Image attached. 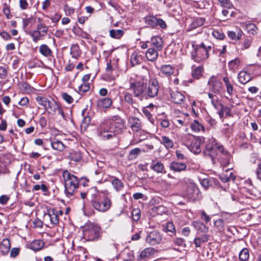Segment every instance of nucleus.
<instances>
[{
    "instance_id": "obj_43",
    "label": "nucleus",
    "mask_w": 261,
    "mask_h": 261,
    "mask_svg": "<svg viewBox=\"0 0 261 261\" xmlns=\"http://www.w3.org/2000/svg\"><path fill=\"white\" fill-rule=\"evenodd\" d=\"M195 138L194 136L186 134L182 136L181 142L188 147Z\"/></svg>"
},
{
    "instance_id": "obj_10",
    "label": "nucleus",
    "mask_w": 261,
    "mask_h": 261,
    "mask_svg": "<svg viewBox=\"0 0 261 261\" xmlns=\"http://www.w3.org/2000/svg\"><path fill=\"white\" fill-rule=\"evenodd\" d=\"M208 95L211 100L212 104L216 109L219 110L218 113L220 117L222 118L224 116V112L227 110V107H224L218 102V97L217 95H214L212 93H208Z\"/></svg>"
},
{
    "instance_id": "obj_30",
    "label": "nucleus",
    "mask_w": 261,
    "mask_h": 261,
    "mask_svg": "<svg viewBox=\"0 0 261 261\" xmlns=\"http://www.w3.org/2000/svg\"><path fill=\"white\" fill-rule=\"evenodd\" d=\"M205 22V19L202 17H197L193 19L190 24V29H195L203 25Z\"/></svg>"
},
{
    "instance_id": "obj_31",
    "label": "nucleus",
    "mask_w": 261,
    "mask_h": 261,
    "mask_svg": "<svg viewBox=\"0 0 261 261\" xmlns=\"http://www.w3.org/2000/svg\"><path fill=\"white\" fill-rule=\"evenodd\" d=\"M158 53L154 48H149L146 51V57L149 61L152 62L155 61L158 58Z\"/></svg>"
},
{
    "instance_id": "obj_35",
    "label": "nucleus",
    "mask_w": 261,
    "mask_h": 261,
    "mask_svg": "<svg viewBox=\"0 0 261 261\" xmlns=\"http://www.w3.org/2000/svg\"><path fill=\"white\" fill-rule=\"evenodd\" d=\"M161 142L165 147L167 149H171L173 147L174 143L173 141L170 139L167 136H163L162 137V140H161Z\"/></svg>"
},
{
    "instance_id": "obj_6",
    "label": "nucleus",
    "mask_w": 261,
    "mask_h": 261,
    "mask_svg": "<svg viewBox=\"0 0 261 261\" xmlns=\"http://www.w3.org/2000/svg\"><path fill=\"white\" fill-rule=\"evenodd\" d=\"M91 203L95 210L101 212H105L109 210L112 204L111 200L109 198L105 197L101 199L100 195L95 196Z\"/></svg>"
},
{
    "instance_id": "obj_22",
    "label": "nucleus",
    "mask_w": 261,
    "mask_h": 261,
    "mask_svg": "<svg viewBox=\"0 0 261 261\" xmlns=\"http://www.w3.org/2000/svg\"><path fill=\"white\" fill-rule=\"evenodd\" d=\"M155 252L156 250L153 248H146L141 251L138 257V259H142L149 257V256L153 255Z\"/></svg>"
},
{
    "instance_id": "obj_37",
    "label": "nucleus",
    "mask_w": 261,
    "mask_h": 261,
    "mask_svg": "<svg viewBox=\"0 0 261 261\" xmlns=\"http://www.w3.org/2000/svg\"><path fill=\"white\" fill-rule=\"evenodd\" d=\"M39 53L45 57L50 56L52 54V50L46 44H42L39 48Z\"/></svg>"
},
{
    "instance_id": "obj_54",
    "label": "nucleus",
    "mask_w": 261,
    "mask_h": 261,
    "mask_svg": "<svg viewBox=\"0 0 261 261\" xmlns=\"http://www.w3.org/2000/svg\"><path fill=\"white\" fill-rule=\"evenodd\" d=\"M252 43V39L250 38H246L241 44V49H246L249 48Z\"/></svg>"
},
{
    "instance_id": "obj_46",
    "label": "nucleus",
    "mask_w": 261,
    "mask_h": 261,
    "mask_svg": "<svg viewBox=\"0 0 261 261\" xmlns=\"http://www.w3.org/2000/svg\"><path fill=\"white\" fill-rule=\"evenodd\" d=\"M203 70V68L201 66L195 67L192 72L193 76L196 79H199L202 75Z\"/></svg>"
},
{
    "instance_id": "obj_41",
    "label": "nucleus",
    "mask_w": 261,
    "mask_h": 261,
    "mask_svg": "<svg viewBox=\"0 0 261 261\" xmlns=\"http://www.w3.org/2000/svg\"><path fill=\"white\" fill-rule=\"evenodd\" d=\"M240 60L238 58L230 61L228 63V67L230 70L234 72L238 69L240 65Z\"/></svg>"
},
{
    "instance_id": "obj_29",
    "label": "nucleus",
    "mask_w": 261,
    "mask_h": 261,
    "mask_svg": "<svg viewBox=\"0 0 261 261\" xmlns=\"http://www.w3.org/2000/svg\"><path fill=\"white\" fill-rule=\"evenodd\" d=\"M114 189L117 192L121 191L124 188L123 183L118 178L114 177L111 181Z\"/></svg>"
},
{
    "instance_id": "obj_24",
    "label": "nucleus",
    "mask_w": 261,
    "mask_h": 261,
    "mask_svg": "<svg viewBox=\"0 0 261 261\" xmlns=\"http://www.w3.org/2000/svg\"><path fill=\"white\" fill-rule=\"evenodd\" d=\"M220 179L222 182H226L229 180L234 181L236 177L232 172L227 170L220 175Z\"/></svg>"
},
{
    "instance_id": "obj_21",
    "label": "nucleus",
    "mask_w": 261,
    "mask_h": 261,
    "mask_svg": "<svg viewBox=\"0 0 261 261\" xmlns=\"http://www.w3.org/2000/svg\"><path fill=\"white\" fill-rule=\"evenodd\" d=\"M174 72V68L170 65H163L160 68V72L163 75L168 77Z\"/></svg>"
},
{
    "instance_id": "obj_42",
    "label": "nucleus",
    "mask_w": 261,
    "mask_h": 261,
    "mask_svg": "<svg viewBox=\"0 0 261 261\" xmlns=\"http://www.w3.org/2000/svg\"><path fill=\"white\" fill-rule=\"evenodd\" d=\"M242 34L241 30H239L237 33L233 31H229L227 33L228 37L232 40H240L242 37Z\"/></svg>"
},
{
    "instance_id": "obj_17",
    "label": "nucleus",
    "mask_w": 261,
    "mask_h": 261,
    "mask_svg": "<svg viewBox=\"0 0 261 261\" xmlns=\"http://www.w3.org/2000/svg\"><path fill=\"white\" fill-rule=\"evenodd\" d=\"M238 79L241 84L244 85L251 80V76L247 72L241 71L238 73Z\"/></svg>"
},
{
    "instance_id": "obj_13",
    "label": "nucleus",
    "mask_w": 261,
    "mask_h": 261,
    "mask_svg": "<svg viewBox=\"0 0 261 261\" xmlns=\"http://www.w3.org/2000/svg\"><path fill=\"white\" fill-rule=\"evenodd\" d=\"M162 240L160 234L155 231L150 232L146 238V242L151 245L159 244Z\"/></svg>"
},
{
    "instance_id": "obj_32",
    "label": "nucleus",
    "mask_w": 261,
    "mask_h": 261,
    "mask_svg": "<svg viewBox=\"0 0 261 261\" xmlns=\"http://www.w3.org/2000/svg\"><path fill=\"white\" fill-rule=\"evenodd\" d=\"M219 181L214 178H204L201 181V184L204 188L207 189L209 187L212 186L214 184L218 185Z\"/></svg>"
},
{
    "instance_id": "obj_49",
    "label": "nucleus",
    "mask_w": 261,
    "mask_h": 261,
    "mask_svg": "<svg viewBox=\"0 0 261 261\" xmlns=\"http://www.w3.org/2000/svg\"><path fill=\"white\" fill-rule=\"evenodd\" d=\"M71 54L72 57L76 58L80 55V51L79 50V46L77 45H73L71 47Z\"/></svg>"
},
{
    "instance_id": "obj_2",
    "label": "nucleus",
    "mask_w": 261,
    "mask_h": 261,
    "mask_svg": "<svg viewBox=\"0 0 261 261\" xmlns=\"http://www.w3.org/2000/svg\"><path fill=\"white\" fill-rule=\"evenodd\" d=\"M205 153L211 156L214 163L217 161L221 166H226L229 164L230 154L224 149L223 146L217 143L214 138L210 140L206 145Z\"/></svg>"
},
{
    "instance_id": "obj_45",
    "label": "nucleus",
    "mask_w": 261,
    "mask_h": 261,
    "mask_svg": "<svg viewBox=\"0 0 261 261\" xmlns=\"http://www.w3.org/2000/svg\"><path fill=\"white\" fill-rule=\"evenodd\" d=\"M249 257V252L248 249H243L239 254V258L241 261L247 260Z\"/></svg>"
},
{
    "instance_id": "obj_47",
    "label": "nucleus",
    "mask_w": 261,
    "mask_h": 261,
    "mask_svg": "<svg viewBox=\"0 0 261 261\" xmlns=\"http://www.w3.org/2000/svg\"><path fill=\"white\" fill-rule=\"evenodd\" d=\"M141 152V149L139 148H135L132 149L129 153L128 158L130 160L136 159Z\"/></svg>"
},
{
    "instance_id": "obj_20",
    "label": "nucleus",
    "mask_w": 261,
    "mask_h": 261,
    "mask_svg": "<svg viewBox=\"0 0 261 261\" xmlns=\"http://www.w3.org/2000/svg\"><path fill=\"white\" fill-rule=\"evenodd\" d=\"M112 104V100L110 98H102L96 101L97 106L99 108H108Z\"/></svg>"
},
{
    "instance_id": "obj_12",
    "label": "nucleus",
    "mask_w": 261,
    "mask_h": 261,
    "mask_svg": "<svg viewBox=\"0 0 261 261\" xmlns=\"http://www.w3.org/2000/svg\"><path fill=\"white\" fill-rule=\"evenodd\" d=\"M208 85L211 91L213 92L212 93L214 95H217L222 89L221 83L214 76L210 77L208 82Z\"/></svg>"
},
{
    "instance_id": "obj_28",
    "label": "nucleus",
    "mask_w": 261,
    "mask_h": 261,
    "mask_svg": "<svg viewBox=\"0 0 261 261\" xmlns=\"http://www.w3.org/2000/svg\"><path fill=\"white\" fill-rule=\"evenodd\" d=\"M150 168L154 172L161 173L163 172L164 165L161 162L152 161Z\"/></svg>"
},
{
    "instance_id": "obj_59",
    "label": "nucleus",
    "mask_w": 261,
    "mask_h": 261,
    "mask_svg": "<svg viewBox=\"0 0 261 261\" xmlns=\"http://www.w3.org/2000/svg\"><path fill=\"white\" fill-rule=\"evenodd\" d=\"M132 217L134 221H138L141 217L140 211L139 209H134L132 211Z\"/></svg>"
},
{
    "instance_id": "obj_23",
    "label": "nucleus",
    "mask_w": 261,
    "mask_h": 261,
    "mask_svg": "<svg viewBox=\"0 0 261 261\" xmlns=\"http://www.w3.org/2000/svg\"><path fill=\"white\" fill-rule=\"evenodd\" d=\"M150 44L158 50H161L163 46V41L161 37L154 36L151 38Z\"/></svg>"
},
{
    "instance_id": "obj_1",
    "label": "nucleus",
    "mask_w": 261,
    "mask_h": 261,
    "mask_svg": "<svg viewBox=\"0 0 261 261\" xmlns=\"http://www.w3.org/2000/svg\"><path fill=\"white\" fill-rule=\"evenodd\" d=\"M124 127V121L116 116L111 121L103 122L100 125L98 135L103 140H109L122 133Z\"/></svg>"
},
{
    "instance_id": "obj_34",
    "label": "nucleus",
    "mask_w": 261,
    "mask_h": 261,
    "mask_svg": "<svg viewBox=\"0 0 261 261\" xmlns=\"http://www.w3.org/2000/svg\"><path fill=\"white\" fill-rule=\"evenodd\" d=\"M210 236L203 234L200 237L196 238L194 239V244L196 247H200L202 243L206 242L209 240Z\"/></svg>"
},
{
    "instance_id": "obj_56",
    "label": "nucleus",
    "mask_w": 261,
    "mask_h": 261,
    "mask_svg": "<svg viewBox=\"0 0 261 261\" xmlns=\"http://www.w3.org/2000/svg\"><path fill=\"white\" fill-rule=\"evenodd\" d=\"M163 229L166 232H170L174 234L175 233V229L172 222H168L166 227Z\"/></svg>"
},
{
    "instance_id": "obj_55",
    "label": "nucleus",
    "mask_w": 261,
    "mask_h": 261,
    "mask_svg": "<svg viewBox=\"0 0 261 261\" xmlns=\"http://www.w3.org/2000/svg\"><path fill=\"white\" fill-rule=\"evenodd\" d=\"M124 100L128 104L131 105H133L135 103L132 94L127 92L124 93Z\"/></svg>"
},
{
    "instance_id": "obj_61",
    "label": "nucleus",
    "mask_w": 261,
    "mask_h": 261,
    "mask_svg": "<svg viewBox=\"0 0 261 261\" xmlns=\"http://www.w3.org/2000/svg\"><path fill=\"white\" fill-rule=\"evenodd\" d=\"M221 6L227 8H231L232 4L229 2L228 0H218Z\"/></svg>"
},
{
    "instance_id": "obj_19",
    "label": "nucleus",
    "mask_w": 261,
    "mask_h": 261,
    "mask_svg": "<svg viewBox=\"0 0 261 261\" xmlns=\"http://www.w3.org/2000/svg\"><path fill=\"white\" fill-rule=\"evenodd\" d=\"M10 247V242L8 239H3L0 243V251L3 255H6L9 253Z\"/></svg>"
},
{
    "instance_id": "obj_16",
    "label": "nucleus",
    "mask_w": 261,
    "mask_h": 261,
    "mask_svg": "<svg viewBox=\"0 0 261 261\" xmlns=\"http://www.w3.org/2000/svg\"><path fill=\"white\" fill-rule=\"evenodd\" d=\"M130 127L134 132H138L142 129V124L140 119L132 117L129 119Z\"/></svg>"
},
{
    "instance_id": "obj_48",
    "label": "nucleus",
    "mask_w": 261,
    "mask_h": 261,
    "mask_svg": "<svg viewBox=\"0 0 261 261\" xmlns=\"http://www.w3.org/2000/svg\"><path fill=\"white\" fill-rule=\"evenodd\" d=\"M246 29L248 33L252 35L256 34L257 30L256 26L254 23H252L246 24Z\"/></svg>"
},
{
    "instance_id": "obj_15",
    "label": "nucleus",
    "mask_w": 261,
    "mask_h": 261,
    "mask_svg": "<svg viewBox=\"0 0 261 261\" xmlns=\"http://www.w3.org/2000/svg\"><path fill=\"white\" fill-rule=\"evenodd\" d=\"M170 96L171 101L176 104H181L185 100V95L178 91H171Z\"/></svg>"
},
{
    "instance_id": "obj_27",
    "label": "nucleus",
    "mask_w": 261,
    "mask_h": 261,
    "mask_svg": "<svg viewBox=\"0 0 261 261\" xmlns=\"http://www.w3.org/2000/svg\"><path fill=\"white\" fill-rule=\"evenodd\" d=\"M130 63L132 66L138 65L141 63L142 60V56L137 51L134 52L130 56Z\"/></svg>"
},
{
    "instance_id": "obj_52",
    "label": "nucleus",
    "mask_w": 261,
    "mask_h": 261,
    "mask_svg": "<svg viewBox=\"0 0 261 261\" xmlns=\"http://www.w3.org/2000/svg\"><path fill=\"white\" fill-rule=\"evenodd\" d=\"M198 191V189L196 187L194 186H189L187 189V192L188 196L192 198L193 197V195L195 193H197Z\"/></svg>"
},
{
    "instance_id": "obj_63",
    "label": "nucleus",
    "mask_w": 261,
    "mask_h": 261,
    "mask_svg": "<svg viewBox=\"0 0 261 261\" xmlns=\"http://www.w3.org/2000/svg\"><path fill=\"white\" fill-rule=\"evenodd\" d=\"M174 244L178 246H185V241L181 238H176L173 241Z\"/></svg>"
},
{
    "instance_id": "obj_57",
    "label": "nucleus",
    "mask_w": 261,
    "mask_h": 261,
    "mask_svg": "<svg viewBox=\"0 0 261 261\" xmlns=\"http://www.w3.org/2000/svg\"><path fill=\"white\" fill-rule=\"evenodd\" d=\"M62 98L68 104H71L73 101V98L67 93H63L61 94Z\"/></svg>"
},
{
    "instance_id": "obj_40",
    "label": "nucleus",
    "mask_w": 261,
    "mask_h": 261,
    "mask_svg": "<svg viewBox=\"0 0 261 261\" xmlns=\"http://www.w3.org/2000/svg\"><path fill=\"white\" fill-rule=\"evenodd\" d=\"M51 145L54 149L59 151H62L65 148L64 144L59 140H55L51 142Z\"/></svg>"
},
{
    "instance_id": "obj_58",
    "label": "nucleus",
    "mask_w": 261,
    "mask_h": 261,
    "mask_svg": "<svg viewBox=\"0 0 261 261\" xmlns=\"http://www.w3.org/2000/svg\"><path fill=\"white\" fill-rule=\"evenodd\" d=\"M37 30L41 31V32L46 35L48 32V27L44 23L41 22L38 23L37 26Z\"/></svg>"
},
{
    "instance_id": "obj_50",
    "label": "nucleus",
    "mask_w": 261,
    "mask_h": 261,
    "mask_svg": "<svg viewBox=\"0 0 261 261\" xmlns=\"http://www.w3.org/2000/svg\"><path fill=\"white\" fill-rule=\"evenodd\" d=\"M214 225L218 230L222 231L224 229L225 222L223 219H220L215 222Z\"/></svg>"
},
{
    "instance_id": "obj_64",
    "label": "nucleus",
    "mask_w": 261,
    "mask_h": 261,
    "mask_svg": "<svg viewBox=\"0 0 261 261\" xmlns=\"http://www.w3.org/2000/svg\"><path fill=\"white\" fill-rule=\"evenodd\" d=\"M19 6L22 10L27 9L29 6L27 0H19Z\"/></svg>"
},
{
    "instance_id": "obj_8",
    "label": "nucleus",
    "mask_w": 261,
    "mask_h": 261,
    "mask_svg": "<svg viewBox=\"0 0 261 261\" xmlns=\"http://www.w3.org/2000/svg\"><path fill=\"white\" fill-rule=\"evenodd\" d=\"M159 83L155 79H151L148 82L147 88L145 90V99L156 96L159 91Z\"/></svg>"
},
{
    "instance_id": "obj_25",
    "label": "nucleus",
    "mask_w": 261,
    "mask_h": 261,
    "mask_svg": "<svg viewBox=\"0 0 261 261\" xmlns=\"http://www.w3.org/2000/svg\"><path fill=\"white\" fill-rule=\"evenodd\" d=\"M170 168L174 171L180 172L186 169L187 165L185 163L173 162L170 164Z\"/></svg>"
},
{
    "instance_id": "obj_62",
    "label": "nucleus",
    "mask_w": 261,
    "mask_h": 261,
    "mask_svg": "<svg viewBox=\"0 0 261 261\" xmlns=\"http://www.w3.org/2000/svg\"><path fill=\"white\" fill-rule=\"evenodd\" d=\"M212 34L215 38L218 39H223L224 37V35L223 33L216 30L213 31Z\"/></svg>"
},
{
    "instance_id": "obj_39",
    "label": "nucleus",
    "mask_w": 261,
    "mask_h": 261,
    "mask_svg": "<svg viewBox=\"0 0 261 261\" xmlns=\"http://www.w3.org/2000/svg\"><path fill=\"white\" fill-rule=\"evenodd\" d=\"M223 80L225 83L227 94L230 96H232L233 92V87L232 85L231 84L227 76L224 77Z\"/></svg>"
},
{
    "instance_id": "obj_44",
    "label": "nucleus",
    "mask_w": 261,
    "mask_h": 261,
    "mask_svg": "<svg viewBox=\"0 0 261 261\" xmlns=\"http://www.w3.org/2000/svg\"><path fill=\"white\" fill-rule=\"evenodd\" d=\"M123 34L124 32L122 30H111L110 31V35L111 37L116 39H119Z\"/></svg>"
},
{
    "instance_id": "obj_4",
    "label": "nucleus",
    "mask_w": 261,
    "mask_h": 261,
    "mask_svg": "<svg viewBox=\"0 0 261 261\" xmlns=\"http://www.w3.org/2000/svg\"><path fill=\"white\" fill-rule=\"evenodd\" d=\"M82 229L83 237L86 241H93L100 237V227L97 224L87 223Z\"/></svg>"
},
{
    "instance_id": "obj_5",
    "label": "nucleus",
    "mask_w": 261,
    "mask_h": 261,
    "mask_svg": "<svg viewBox=\"0 0 261 261\" xmlns=\"http://www.w3.org/2000/svg\"><path fill=\"white\" fill-rule=\"evenodd\" d=\"M212 47L210 45L206 46L203 43L196 45L195 50L192 53L193 60L197 62H200L207 59L209 57V51Z\"/></svg>"
},
{
    "instance_id": "obj_53",
    "label": "nucleus",
    "mask_w": 261,
    "mask_h": 261,
    "mask_svg": "<svg viewBox=\"0 0 261 261\" xmlns=\"http://www.w3.org/2000/svg\"><path fill=\"white\" fill-rule=\"evenodd\" d=\"M152 211L153 212L156 213L158 215H162L163 213H165L166 212V208L163 205H159L158 206L153 207L152 208Z\"/></svg>"
},
{
    "instance_id": "obj_7",
    "label": "nucleus",
    "mask_w": 261,
    "mask_h": 261,
    "mask_svg": "<svg viewBox=\"0 0 261 261\" xmlns=\"http://www.w3.org/2000/svg\"><path fill=\"white\" fill-rule=\"evenodd\" d=\"M146 89V85L143 82L138 81L130 83L129 89L133 92L134 96L140 100L145 98Z\"/></svg>"
},
{
    "instance_id": "obj_36",
    "label": "nucleus",
    "mask_w": 261,
    "mask_h": 261,
    "mask_svg": "<svg viewBox=\"0 0 261 261\" xmlns=\"http://www.w3.org/2000/svg\"><path fill=\"white\" fill-rule=\"evenodd\" d=\"M145 23L151 28L156 27L157 18L154 16H147L144 18Z\"/></svg>"
},
{
    "instance_id": "obj_60",
    "label": "nucleus",
    "mask_w": 261,
    "mask_h": 261,
    "mask_svg": "<svg viewBox=\"0 0 261 261\" xmlns=\"http://www.w3.org/2000/svg\"><path fill=\"white\" fill-rule=\"evenodd\" d=\"M90 89V85L89 83H83L80 87L79 90L80 92L85 93L88 91Z\"/></svg>"
},
{
    "instance_id": "obj_51",
    "label": "nucleus",
    "mask_w": 261,
    "mask_h": 261,
    "mask_svg": "<svg viewBox=\"0 0 261 261\" xmlns=\"http://www.w3.org/2000/svg\"><path fill=\"white\" fill-rule=\"evenodd\" d=\"M36 100L40 105L43 106L45 109L47 107V103L49 101L47 98L40 96L37 97Z\"/></svg>"
},
{
    "instance_id": "obj_33",
    "label": "nucleus",
    "mask_w": 261,
    "mask_h": 261,
    "mask_svg": "<svg viewBox=\"0 0 261 261\" xmlns=\"http://www.w3.org/2000/svg\"><path fill=\"white\" fill-rule=\"evenodd\" d=\"M190 127L194 132H199L201 130L204 132L205 131L204 127L197 120L192 122L190 124Z\"/></svg>"
},
{
    "instance_id": "obj_38",
    "label": "nucleus",
    "mask_w": 261,
    "mask_h": 261,
    "mask_svg": "<svg viewBox=\"0 0 261 261\" xmlns=\"http://www.w3.org/2000/svg\"><path fill=\"white\" fill-rule=\"evenodd\" d=\"M30 34L32 37L33 41L36 43L42 39V37L45 35L44 34L42 33L41 31L37 30L31 32Z\"/></svg>"
},
{
    "instance_id": "obj_14",
    "label": "nucleus",
    "mask_w": 261,
    "mask_h": 261,
    "mask_svg": "<svg viewBox=\"0 0 261 261\" xmlns=\"http://www.w3.org/2000/svg\"><path fill=\"white\" fill-rule=\"evenodd\" d=\"M44 216L49 218L51 224L56 225L59 223L58 212L54 208L48 209L47 213Z\"/></svg>"
},
{
    "instance_id": "obj_3",
    "label": "nucleus",
    "mask_w": 261,
    "mask_h": 261,
    "mask_svg": "<svg viewBox=\"0 0 261 261\" xmlns=\"http://www.w3.org/2000/svg\"><path fill=\"white\" fill-rule=\"evenodd\" d=\"M62 176L64 181L65 193L69 197L73 195L78 188L79 181L77 177L68 170H64Z\"/></svg>"
},
{
    "instance_id": "obj_18",
    "label": "nucleus",
    "mask_w": 261,
    "mask_h": 261,
    "mask_svg": "<svg viewBox=\"0 0 261 261\" xmlns=\"http://www.w3.org/2000/svg\"><path fill=\"white\" fill-rule=\"evenodd\" d=\"M193 225L199 234H206L208 231V228L200 221H194L193 223Z\"/></svg>"
},
{
    "instance_id": "obj_9",
    "label": "nucleus",
    "mask_w": 261,
    "mask_h": 261,
    "mask_svg": "<svg viewBox=\"0 0 261 261\" xmlns=\"http://www.w3.org/2000/svg\"><path fill=\"white\" fill-rule=\"evenodd\" d=\"M45 110L50 114L54 115L56 113L60 114L63 118L65 117L64 113L60 105L56 101H50L47 103Z\"/></svg>"
},
{
    "instance_id": "obj_11",
    "label": "nucleus",
    "mask_w": 261,
    "mask_h": 261,
    "mask_svg": "<svg viewBox=\"0 0 261 261\" xmlns=\"http://www.w3.org/2000/svg\"><path fill=\"white\" fill-rule=\"evenodd\" d=\"M204 138L203 137H196L191 143L188 147L190 150L193 153L196 154L201 152V145L203 144Z\"/></svg>"
},
{
    "instance_id": "obj_26",
    "label": "nucleus",
    "mask_w": 261,
    "mask_h": 261,
    "mask_svg": "<svg viewBox=\"0 0 261 261\" xmlns=\"http://www.w3.org/2000/svg\"><path fill=\"white\" fill-rule=\"evenodd\" d=\"M44 243L41 240H34L30 244L29 247L34 251H39L41 250L44 246Z\"/></svg>"
}]
</instances>
